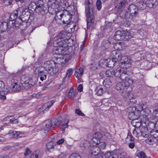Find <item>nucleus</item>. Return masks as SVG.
<instances>
[{"label": "nucleus", "instance_id": "f257e3e1", "mask_svg": "<svg viewBox=\"0 0 158 158\" xmlns=\"http://www.w3.org/2000/svg\"><path fill=\"white\" fill-rule=\"evenodd\" d=\"M48 11L51 15H55L56 21L62 20L63 12L69 5L66 1L60 2V0H49L48 2Z\"/></svg>", "mask_w": 158, "mask_h": 158}, {"label": "nucleus", "instance_id": "f03ea898", "mask_svg": "<svg viewBox=\"0 0 158 158\" xmlns=\"http://www.w3.org/2000/svg\"><path fill=\"white\" fill-rule=\"evenodd\" d=\"M123 60L119 64L120 68L114 70V76L119 77L121 80L126 77L125 75H127V68L130 65V61L127 57L124 56L123 57Z\"/></svg>", "mask_w": 158, "mask_h": 158}, {"label": "nucleus", "instance_id": "7ed1b4c3", "mask_svg": "<svg viewBox=\"0 0 158 158\" xmlns=\"http://www.w3.org/2000/svg\"><path fill=\"white\" fill-rule=\"evenodd\" d=\"M66 33L64 31L60 32L56 37L55 40L53 43L54 46L56 47L55 49L56 51H59V53L55 52L56 55L60 54V52L63 50V48L67 47L68 44L67 43L68 40L66 39Z\"/></svg>", "mask_w": 158, "mask_h": 158}, {"label": "nucleus", "instance_id": "20e7f679", "mask_svg": "<svg viewBox=\"0 0 158 158\" xmlns=\"http://www.w3.org/2000/svg\"><path fill=\"white\" fill-rule=\"evenodd\" d=\"M86 14L88 17L87 25V28H89L91 27L94 28L96 25V21L93 20L94 18L93 9L91 8V4L88 1H86Z\"/></svg>", "mask_w": 158, "mask_h": 158}, {"label": "nucleus", "instance_id": "39448f33", "mask_svg": "<svg viewBox=\"0 0 158 158\" xmlns=\"http://www.w3.org/2000/svg\"><path fill=\"white\" fill-rule=\"evenodd\" d=\"M44 67L52 75H54L58 71V69L56 66V62L52 60L45 62Z\"/></svg>", "mask_w": 158, "mask_h": 158}, {"label": "nucleus", "instance_id": "423d86ee", "mask_svg": "<svg viewBox=\"0 0 158 158\" xmlns=\"http://www.w3.org/2000/svg\"><path fill=\"white\" fill-rule=\"evenodd\" d=\"M44 124V125L40 130L41 133L43 135H45L51 128H54L52 119L45 121Z\"/></svg>", "mask_w": 158, "mask_h": 158}, {"label": "nucleus", "instance_id": "0eeeda50", "mask_svg": "<svg viewBox=\"0 0 158 158\" xmlns=\"http://www.w3.org/2000/svg\"><path fill=\"white\" fill-rule=\"evenodd\" d=\"M127 111L129 113L128 117L131 120L138 119L139 117L138 113L135 107H129L127 109Z\"/></svg>", "mask_w": 158, "mask_h": 158}, {"label": "nucleus", "instance_id": "6e6552de", "mask_svg": "<svg viewBox=\"0 0 158 158\" xmlns=\"http://www.w3.org/2000/svg\"><path fill=\"white\" fill-rule=\"evenodd\" d=\"M23 9L22 7L19 8L18 10L14 11L10 15V18L11 20H13L15 19L17 17L22 21L20 16L23 15Z\"/></svg>", "mask_w": 158, "mask_h": 158}, {"label": "nucleus", "instance_id": "1a4fd4ad", "mask_svg": "<svg viewBox=\"0 0 158 158\" xmlns=\"http://www.w3.org/2000/svg\"><path fill=\"white\" fill-rule=\"evenodd\" d=\"M20 82L25 88H29L31 87L29 76L27 74H22L20 76Z\"/></svg>", "mask_w": 158, "mask_h": 158}, {"label": "nucleus", "instance_id": "9d476101", "mask_svg": "<svg viewBox=\"0 0 158 158\" xmlns=\"http://www.w3.org/2000/svg\"><path fill=\"white\" fill-rule=\"evenodd\" d=\"M34 73L40 77V80L42 81L46 78V75L44 72L43 67L40 66L36 68L34 71Z\"/></svg>", "mask_w": 158, "mask_h": 158}, {"label": "nucleus", "instance_id": "9b49d317", "mask_svg": "<svg viewBox=\"0 0 158 158\" xmlns=\"http://www.w3.org/2000/svg\"><path fill=\"white\" fill-rule=\"evenodd\" d=\"M122 95L123 98L127 101L128 102H130L132 104H133V95L131 93H130L128 90L126 91H123Z\"/></svg>", "mask_w": 158, "mask_h": 158}, {"label": "nucleus", "instance_id": "f8f14e48", "mask_svg": "<svg viewBox=\"0 0 158 158\" xmlns=\"http://www.w3.org/2000/svg\"><path fill=\"white\" fill-rule=\"evenodd\" d=\"M55 102V100H53L52 101H49L47 103H45L39 109V112L40 113L41 112H44L45 111L48 110L49 108Z\"/></svg>", "mask_w": 158, "mask_h": 158}, {"label": "nucleus", "instance_id": "ddd939ff", "mask_svg": "<svg viewBox=\"0 0 158 158\" xmlns=\"http://www.w3.org/2000/svg\"><path fill=\"white\" fill-rule=\"evenodd\" d=\"M127 75H125V77L124 79H122V80L123 81L126 87L127 88V89H131V87L129 86L132 85L133 83V80L128 78L127 76Z\"/></svg>", "mask_w": 158, "mask_h": 158}, {"label": "nucleus", "instance_id": "4468645a", "mask_svg": "<svg viewBox=\"0 0 158 158\" xmlns=\"http://www.w3.org/2000/svg\"><path fill=\"white\" fill-rule=\"evenodd\" d=\"M84 70L80 67H78L75 70V75L77 78H81L83 74Z\"/></svg>", "mask_w": 158, "mask_h": 158}, {"label": "nucleus", "instance_id": "2eb2a0df", "mask_svg": "<svg viewBox=\"0 0 158 158\" xmlns=\"http://www.w3.org/2000/svg\"><path fill=\"white\" fill-rule=\"evenodd\" d=\"M138 9L136 8V6L134 5H130L128 9L127 12L131 15H136L137 13L136 11Z\"/></svg>", "mask_w": 158, "mask_h": 158}, {"label": "nucleus", "instance_id": "dca6fc26", "mask_svg": "<svg viewBox=\"0 0 158 158\" xmlns=\"http://www.w3.org/2000/svg\"><path fill=\"white\" fill-rule=\"evenodd\" d=\"M99 133L98 132L95 133V134L94 135L93 138L91 142V144H92V146L93 144L94 145L95 144V146H96L98 143V142H100L99 139L100 137L99 135Z\"/></svg>", "mask_w": 158, "mask_h": 158}, {"label": "nucleus", "instance_id": "f3484780", "mask_svg": "<svg viewBox=\"0 0 158 158\" xmlns=\"http://www.w3.org/2000/svg\"><path fill=\"white\" fill-rule=\"evenodd\" d=\"M112 53L113 54H115L112 57L113 60H114L115 62L120 61L121 60L122 57V56L121 54L118 53L117 52L115 51H113Z\"/></svg>", "mask_w": 158, "mask_h": 158}, {"label": "nucleus", "instance_id": "a211bd4d", "mask_svg": "<svg viewBox=\"0 0 158 158\" xmlns=\"http://www.w3.org/2000/svg\"><path fill=\"white\" fill-rule=\"evenodd\" d=\"M15 79L13 78L11 80V82L13 83L12 84V89L14 91H17L19 90L20 89V86L18 84V83L15 82Z\"/></svg>", "mask_w": 158, "mask_h": 158}, {"label": "nucleus", "instance_id": "6ab92c4d", "mask_svg": "<svg viewBox=\"0 0 158 158\" xmlns=\"http://www.w3.org/2000/svg\"><path fill=\"white\" fill-rule=\"evenodd\" d=\"M116 89L117 90H123V91L127 90V88L126 87L123 82L118 83L116 86Z\"/></svg>", "mask_w": 158, "mask_h": 158}, {"label": "nucleus", "instance_id": "aec40b11", "mask_svg": "<svg viewBox=\"0 0 158 158\" xmlns=\"http://www.w3.org/2000/svg\"><path fill=\"white\" fill-rule=\"evenodd\" d=\"M132 37L130 33L127 31H123L122 32V40H127Z\"/></svg>", "mask_w": 158, "mask_h": 158}, {"label": "nucleus", "instance_id": "412c9836", "mask_svg": "<svg viewBox=\"0 0 158 158\" xmlns=\"http://www.w3.org/2000/svg\"><path fill=\"white\" fill-rule=\"evenodd\" d=\"M146 6L149 8H152L155 6L157 4V2H156V0H147L145 2Z\"/></svg>", "mask_w": 158, "mask_h": 158}, {"label": "nucleus", "instance_id": "4be33fe9", "mask_svg": "<svg viewBox=\"0 0 158 158\" xmlns=\"http://www.w3.org/2000/svg\"><path fill=\"white\" fill-rule=\"evenodd\" d=\"M125 46L123 43L117 42L114 45V48L115 49L120 50L125 48Z\"/></svg>", "mask_w": 158, "mask_h": 158}, {"label": "nucleus", "instance_id": "5701e85b", "mask_svg": "<svg viewBox=\"0 0 158 158\" xmlns=\"http://www.w3.org/2000/svg\"><path fill=\"white\" fill-rule=\"evenodd\" d=\"M71 16L69 14L63 15L62 16V21L64 24H67L70 22L71 19Z\"/></svg>", "mask_w": 158, "mask_h": 158}, {"label": "nucleus", "instance_id": "b1692460", "mask_svg": "<svg viewBox=\"0 0 158 158\" xmlns=\"http://www.w3.org/2000/svg\"><path fill=\"white\" fill-rule=\"evenodd\" d=\"M55 145V143L51 141L49 142L47 145V150L50 152H53L54 149Z\"/></svg>", "mask_w": 158, "mask_h": 158}, {"label": "nucleus", "instance_id": "393cba45", "mask_svg": "<svg viewBox=\"0 0 158 158\" xmlns=\"http://www.w3.org/2000/svg\"><path fill=\"white\" fill-rule=\"evenodd\" d=\"M136 4L137 9L139 10H143L144 9L146 6V4L143 1H139Z\"/></svg>", "mask_w": 158, "mask_h": 158}, {"label": "nucleus", "instance_id": "a878e982", "mask_svg": "<svg viewBox=\"0 0 158 158\" xmlns=\"http://www.w3.org/2000/svg\"><path fill=\"white\" fill-rule=\"evenodd\" d=\"M93 149L91 150L90 153L94 156H96V154H98L101 151L96 146L93 144Z\"/></svg>", "mask_w": 158, "mask_h": 158}, {"label": "nucleus", "instance_id": "bb28decb", "mask_svg": "<svg viewBox=\"0 0 158 158\" xmlns=\"http://www.w3.org/2000/svg\"><path fill=\"white\" fill-rule=\"evenodd\" d=\"M91 145V144H90L89 142L87 140L81 142L80 144V146L83 149L87 148Z\"/></svg>", "mask_w": 158, "mask_h": 158}, {"label": "nucleus", "instance_id": "cd10ccee", "mask_svg": "<svg viewBox=\"0 0 158 158\" xmlns=\"http://www.w3.org/2000/svg\"><path fill=\"white\" fill-rule=\"evenodd\" d=\"M122 32L119 30L117 31L114 35V38L115 40H122Z\"/></svg>", "mask_w": 158, "mask_h": 158}, {"label": "nucleus", "instance_id": "c85d7f7f", "mask_svg": "<svg viewBox=\"0 0 158 158\" xmlns=\"http://www.w3.org/2000/svg\"><path fill=\"white\" fill-rule=\"evenodd\" d=\"M10 88L8 86H5L4 83L2 81H0V91H5V92L7 91H10Z\"/></svg>", "mask_w": 158, "mask_h": 158}, {"label": "nucleus", "instance_id": "c756f323", "mask_svg": "<svg viewBox=\"0 0 158 158\" xmlns=\"http://www.w3.org/2000/svg\"><path fill=\"white\" fill-rule=\"evenodd\" d=\"M43 5V2L42 0H39L38 2L37 5L35 8V10L37 11L38 10L41 11L42 10V6Z\"/></svg>", "mask_w": 158, "mask_h": 158}, {"label": "nucleus", "instance_id": "7c9ffc66", "mask_svg": "<svg viewBox=\"0 0 158 158\" xmlns=\"http://www.w3.org/2000/svg\"><path fill=\"white\" fill-rule=\"evenodd\" d=\"M78 94V92L77 90H74L73 89H70L68 93V95L69 97L74 98Z\"/></svg>", "mask_w": 158, "mask_h": 158}, {"label": "nucleus", "instance_id": "2f4dec72", "mask_svg": "<svg viewBox=\"0 0 158 158\" xmlns=\"http://www.w3.org/2000/svg\"><path fill=\"white\" fill-rule=\"evenodd\" d=\"M69 122V120L68 119H66L64 121L62 122L61 123V130L62 131L64 130L65 129L68 127V124Z\"/></svg>", "mask_w": 158, "mask_h": 158}, {"label": "nucleus", "instance_id": "473e14b6", "mask_svg": "<svg viewBox=\"0 0 158 158\" xmlns=\"http://www.w3.org/2000/svg\"><path fill=\"white\" fill-rule=\"evenodd\" d=\"M126 2V0H122L119 1L115 6V8L117 9L121 8Z\"/></svg>", "mask_w": 158, "mask_h": 158}, {"label": "nucleus", "instance_id": "72a5a7b5", "mask_svg": "<svg viewBox=\"0 0 158 158\" xmlns=\"http://www.w3.org/2000/svg\"><path fill=\"white\" fill-rule=\"evenodd\" d=\"M19 133V131H15L10 132L7 135L10 136L11 138L15 139L18 138V134Z\"/></svg>", "mask_w": 158, "mask_h": 158}, {"label": "nucleus", "instance_id": "f704fd0d", "mask_svg": "<svg viewBox=\"0 0 158 158\" xmlns=\"http://www.w3.org/2000/svg\"><path fill=\"white\" fill-rule=\"evenodd\" d=\"M103 84L106 88H109L112 85V83L110 79H107L104 81Z\"/></svg>", "mask_w": 158, "mask_h": 158}, {"label": "nucleus", "instance_id": "c9c22d12", "mask_svg": "<svg viewBox=\"0 0 158 158\" xmlns=\"http://www.w3.org/2000/svg\"><path fill=\"white\" fill-rule=\"evenodd\" d=\"M105 75L107 77H111L114 75V70L108 69L106 71L105 73Z\"/></svg>", "mask_w": 158, "mask_h": 158}, {"label": "nucleus", "instance_id": "e433bc0d", "mask_svg": "<svg viewBox=\"0 0 158 158\" xmlns=\"http://www.w3.org/2000/svg\"><path fill=\"white\" fill-rule=\"evenodd\" d=\"M95 91L97 94L98 96L102 95L103 93V90L102 87L98 86L95 89Z\"/></svg>", "mask_w": 158, "mask_h": 158}, {"label": "nucleus", "instance_id": "4c0bfd02", "mask_svg": "<svg viewBox=\"0 0 158 158\" xmlns=\"http://www.w3.org/2000/svg\"><path fill=\"white\" fill-rule=\"evenodd\" d=\"M108 60H107L102 59L101 60L99 63V65L102 67H104L107 66Z\"/></svg>", "mask_w": 158, "mask_h": 158}, {"label": "nucleus", "instance_id": "58836bf2", "mask_svg": "<svg viewBox=\"0 0 158 158\" xmlns=\"http://www.w3.org/2000/svg\"><path fill=\"white\" fill-rule=\"evenodd\" d=\"M96 146L100 150L101 149H104L105 148L106 144L105 142H100V141L96 145Z\"/></svg>", "mask_w": 158, "mask_h": 158}, {"label": "nucleus", "instance_id": "ea45409f", "mask_svg": "<svg viewBox=\"0 0 158 158\" xmlns=\"http://www.w3.org/2000/svg\"><path fill=\"white\" fill-rule=\"evenodd\" d=\"M144 106V103L142 102H141L137 104V106L136 107V110H137V111H141L143 110L144 107H145Z\"/></svg>", "mask_w": 158, "mask_h": 158}, {"label": "nucleus", "instance_id": "a19ab883", "mask_svg": "<svg viewBox=\"0 0 158 158\" xmlns=\"http://www.w3.org/2000/svg\"><path fill=\"white\" fill-rule=\"evenodd\" d=\"M5 91V90L0 91V99L1 100H4L6 99V94L9 92V91H7L6 93Z\"/></svg>", "mask_w": 158, "mask_h": 158}, {"label": "nucleus", "instance_id": "79ce46f5", "mask_svg": "<svg viewBox=\"0 0 158 158\" xmlns=\"http://www.w3.org/2000/svg\"><path fill=\"white\" fill-rule=\"evenodd\" d=\"M40 153V151L39 149L36 150L31 155L30 158H38Z\"/></svg>", "mask_w": 158, "mask_h": 158}, {"label": "nucleus", "instance_id": "37998d69", "mask_svg": "<svg viewBox=\"0 0 158 158\" xmlns=\"http://www.w3.org/2000/svg\"><path fill=\"white\" fill-rule=\"evenodd\" d=\"M113 157L114 158H126V154L125 153H120L118 154H114Z\"/></svg>", "mask_w": 158, "mask_h": 158}, {"label": "nucleus", "instance_id": "c03bdc74", "mask_svg": "<svg viewBox=\"0 0 158 158\" xmlns=\"http://www.w3.org/2000/svg\"><path fill=\"white\" fill-rule=\"evenodd\" d=\"M108 62L107 66L108 67H113L114 66V63H115L114 60H113V59H107Z\"/></svg>", "mask_w": 158, "mask_h": 158}, {"label": "nucleus", "instance_id": "a18cd8bd", "mask_svg": "<svg viewBox=\"0 0 158 158\" xmlns=\"http://www.w3.org/2000/svg\"><path fill=\"white\" fill-rule=\"evenodd\" d=\"M133 135L136 137H138L141 135V131L138 128L134 129L133 131Z\"/></svg>", "mask_w": 158, "mask_h": 158}, {"label": "nucleus", "instance_id": "49530a36", "mask_svg": "<svg viewBox=\"0 0 158 158\" xmlns=\"http://www.w3.org/2000/svg\"><path fill=\"white\" fill-rule=\"evenodd\" d=\"M99 66L98 63L97 62H94L90 66L91 69H97Z\"/></svg>", "mask_w": 158, "mask_h": 158}, {"label": "nucleus", "instance_id": "de8ad7c7", "mask_svg": "<svg viewBox=\"0 0 158 158\" xmlns=\"http://www.w3.org/2000/svg\"><path fill=\"white\" fill-rule=\"evenodd\" d=\"M143 110V115L145 117H147L150 113V110L149 109L144 108Z\"/></svg>", "mask_w": 158, "mask_h": 158}, {"label": "nucleus", "instance_id": "09e8293b", "mask_svg": "<svg viewBox=\"0 0 158 158\" xmlns=\"http://www.w3.org/2000/svg\"><path fill=\"white\" fill-rule=\"evenodd\" d=\"M53 125H54V128L56 126H59L60 124V121L57 120L53 119L52 120Z\"/></svg>", "mask_w": 158, "mask_h": 158}, {"label": "nucleus", "instance_id": "8fccbe9b", "mask_svg": "<svg viewBox=\"0 0 158 158\" xmlns=\"http://www.w3.org/2000/svg\"><path fill=\"white\" fill-rule=\"evenodd\" d=\"M137 156L140 158H146L147 157V156L143 152H138Z\"/></svg>", "mask_w": 158, "mask_h": 158}, {"label": "nucleus", "instance_id": "3c124183", "mask_svg": "<svg viewBox=\"0 0 158 158\" xmlns=\"http://www.w3.org/2000/svg\"><path fill=\"white\" fill-rule=\"evenodd\" d=\"M1 1L6 6H8L12 4V0H1Z\"/></svg>", "mask_w": 158, "mask_h": 158}, {"label": "nucleus", "instance_id": "603ef678", "mask_svg": "<svg viewBox=\"0 0 158 158\" xmlns=\"http://www.w3.org/2000/svg\"><path fill=\"white\" fill-rule=\"evenodd\" d=\"M73 73V69L72 68L69 69L66 71L65 74L68 76V77L69 78Z\"/></svg>", "mask_w": 158, "mask_h": 158}, {"label": "nucleus", "instance_id": "864d4df0", "mask_svg": "<svg viewBox=\"0 0 158 158\" xmlns=\"http://www.w3.org/2000/svg\"><path fill=\"white\" fill-rule=\"evenodd\" d=\"M11 120L9 117H7L4 118L3 120V123L4 124H7L9 123H11Z\"/></svg>", "mask_w": 158, "mask_h": 158}, {"label": "nucleus", "instance_id": "5fc2aeb1", "mask_svg": "<svg viewBox=\"0 0 158 158\" xmlns=\"http://www.w3.org/2000/svg\"><path fill=\"white\" fill-rule=\"evenodd\" d=\"M104 154L103 152L102 151L98 153V154H96V156H94L95 158H103Z\"/></svg>", "mask_w": 158, "mask_h": 158}, {"label": "nucleus", "instance_id": "6e6d98bb", "mask_svg": "<svg viewBox=\"0 0 158 158\" xmlns=\"http://www.w3.org/2000/svg\"><path fill=\"white\" fill-rule=\"evenodd\" d=\"M96 5L98 10H100L101 8V2L100 1L98 0L96 3Z\"/></svg>", "mask_w": 158, "mask_h": 158}, {"label": "nucleus", "instance_id": "4d7b16f0", "mask_svg": "<svg viewBox=\"0 0 158 158\" xmlns=\"http://www.w3.org/2000/svg\"><path fill=\"white\" fill-rule=\"evenodd\" d=\"M70 158H81L79 155L77 153H73L70 156Z\"/></svg>", "mask_w": 158, "mask_h": 158}, {"label": "nucleus", "instance_id": "13d9d810", "mask_svg": "<svg viewBox=\"0 0 158 158\" xmlns=\"http://www.w3.org/2000/svg\"><path fill=\"white\" fill-rule=\"evenodd\" d=\"M112 154V152L110 151L106 152L104 154L105 157L106 158H110Z\"/></svg>", "mask_w": 158, "mask_h": 158}, {"label": "nucleus", "instance_id": "bf43d9fd", "mask_svg": "<svg viewBox=\"0 0 158 158\" xmlns=\"http://www.w3.org/2000/svg\"><path fill=\"white\" fill-rule=\"evenodd\" d=\"M137 119H135L134 120H132V123L133 124H134L135 123H136V124H135V126L137 127H139L141 125V124L140 122H139V120L138 121H136V120Z\"/></svg>", "mask_w": 158, "mask_h": 158}, {"label": "nucleus", "instance_id": "052dcab7", "mask_svg": "<svg viewBox=\"0 0 158 158\" xmlns=\"http://www.w3.org/2000/svg\"><path fill=\"white\" fill-rule=\"evenodd\" d=\"M75 113L78 115L82 116H85V114L83 113L81 110L78 109H76L75 110Z\"/></svg>", "mask_w": 158, "mask_h": 158}, {"label": "nucleus", "instance_id": "680f3d73", "mask_svg": "<svg viewBox=\"0 0 158 158\" xmlns=\"http://www.w3.org/2000/svg\"><path fill=\"white\" fill-rule=\"evenodd\" d=\"M153 116L154 118H158V109L153 111Z\"/></svg>", "mask_w": 158, "mask_h": 158}, {"label": "nucleus", "instance_id": "e2e57ef3", "mask_svg": "<svg viewBox=\"0 0 158 158\" xmlns=\"http://www.w3.org/2000/svg\"><path fill=\"white\" fill-rule=\"evenodd\" d=\"M68 76L66 74L64 76L62 77L63 78V79H62V81L63 82V83L62 84H61L60 85V87L61 88H63V86L64 85H65V84H64V81H65V79L67 77V76Z\"/></svg>", "mask_w": 158, "mask_h": 158}, {"label": "nucleus", "instance_id": "0e129e2a", "mask_svg": "<svg viewBox=\"0 0 158 158\" xmlns=\"http://www.w3.org/2000/svg\"><path fill=\"white\" fill-rule=\"evenodd\" d=\"M26 105V103L24 102H23L20 104L19 106L20 108L22 109L24 108Z\"/></svg>", "mask_w": 158, "mask_h": 158}, {"label": "nucleus", "instance_id": "69168bd1", "mask_svg": "<svg viewBox=\"0 0 158 158\" xmlns=\"http://www.w3.org/2000/svg\"><path fill=\"white\" fill-rule=\"evenodd\" d=\"M127 138L131 141H133L134 139V138L132 137L131 133H128Z\"/></svg>", "mask_w": 158, "mask_h": 158}, {"label": "nucleus", "instance_id": "338daca9", "mask_svg": "<svg viewBox=\"0 0 158 158\" xmlns=\"http://www.w3.org/2000/svg\"><path fill=\"white\" fill-rule=\"evenodd\" d=\"M11 147L9 146H4L2 147L1 149L5 151H7L10 149Z\"/></svg>", "mask_w": 158, "mask_h": 158}, {"label": "nucleus", "instance_id": "774afa93", "mask_svg": "<svg viewBox=\"0 0 158 158\" xmlns=\"http://www.w3.org/2000/svg\"><path fill=\"white\" fill-rule=\"evenodd\" d=\"M31 153V151L28 148H27L25 152L24 155L25 156H27Z\"/></svg>", "mask_w": 158, "mask_h": 158}]
</instances>
